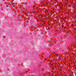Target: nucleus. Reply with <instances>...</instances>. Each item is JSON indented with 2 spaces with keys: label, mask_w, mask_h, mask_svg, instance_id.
<instances>
[{
  "label": "nucleus",
  "mask_w": 76,
  "mask_h": 76,
  "mask_svg": "<svg viewBox=\"0 0 76 76\" xmlns=\"http://www.w3.org/2000/svg\"><path fill=\"white\" fill-rule=\"evenodd\" d=\"M6 7H8V5H6Z\"/></svg>",
  "instance_id": "f257e3e1"
}]
</instances>
